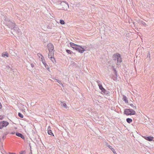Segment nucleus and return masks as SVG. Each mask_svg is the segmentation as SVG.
Returning <instances> with one entry per match:
<instances>
[{
  "label": "nucleus",
  "instance_id": "nucleus-1",
  "mask_svg": "<svg viewBox=\"0 0 154 154\" xmlns=\"http://www.w3.org/2000/svg\"><path fill=\"white\" fill-rule=\"evenodd\" d=\"M113 59L115 61L117 60V64H118L119 63L122 62V58L120 54L116 53L114 54L113 56Z\"/></svg>",
  "mask_w": 154,
  "mask_h": 154
},
{
  "label": "nucleus",
  "instance_id": "nucleus-2",
  "mask_svg": "<svg viewBox=\"0 0 154 154\" xmlns=\"http://www.w3.org/2000/svg\"><path fill=\"white\" fill-rule=\"evenodd\" d=\"M135 114V112L132 109H126V115H131Z\"/></svg>",
  "mask_w": 154,
  "mask_h": 154
},
{
  "label": "nucleus",
  "instance_id": "nucleus-3",
  "mask_svg": "<svg viewBox=\"0 0 154 154\" xmlns=\"http://www.w3.org/2000/svg\"><path fill=\"white\" fill-rule=\"evenodd\" d=\"M75 50L80 53H83L85 51V49L84 48H83L81 46L79 45H78Z\"/></svg>",
  "mask_w": 154,
  "mask_h": 154
},
{
  "label": "nucleus",
  "instance_id": "nucleus-4",
  "mask_svg": "<svg viewBox=\"0 0 154 154\" xmlns=\"http://www.w3.org/2000/svg\"><path fill=\"white\" fill-rule=\"evenodd\" d=\"M9 124V123L6 121H2L0 122V129H2L4 127H6Z\"/></svg>",
  "mask_w": 154,
  "mask_h": 154
},
{
  "label": "nucleus",
  "instance_id": "nucleus-5",
  "mask_svg": "<svg viewBox=\"0 0 154 154\" xmlns=\"http://www.w3.org/2000/svg\"><path fill=\"white\" fill-rule=\"evenodd\" d=\"M133 102L131 100H130L129 101L126 97V103L128 105H130V106H132L133 108L134 109H136L137 107L136 106H134L132 103Z\"/></svg>",
  "mask_w": 154,
  "mask_h": 154
},
{
  "label": "nucleus",
  "instance_id": "nucleus-6",
  "mask_svg": "<svg viewBox=\"0 0 154 154\" xmlns=\"http://www.w3.org/2000/svg\"><path fill=\"white\" fill-rule=\"evenodd\" d=\"M142 137L146 140L149 141H154V137L151 136H143Z\"/></svg>",
  "mask_w": 154,
  "mask_h": 154
},
{
  "label": "nucleus",
  "instance_id": "nucleus-7",
  "mask_svg": "<svg viewBox=\"0 0 154 154\" xmlns=\"http://www.w3.org/2000/svg\"><path fill=\"white\" fill-rule=\"evenodd\" d=\"M47 47L48 49L49 52L54 51L53 45L51 43H49L47 45Z\"/></svg>",
  "mask_w": 154,
  "mask_h": 154
},
{
  "label": "nucleus",
  "instance_id": "nucleus-8",
  "mask_svg": "<svg viewBox=\"0 0 154 154\" xmlns=\"http://www.w3.org/2000/svg\"><path fill=\"white\" fill-rule=\"evenodd\" d=\"M39 55H41V57H42L41 59V61H42L43 64L44 65L45 64V63H46L45 62V60L44 59V58L43 57L42 55L41 54H40V53H38L37 54V55L38 56H39Z\"/></svg>",
  "mask_w": 154,
  "mask_h": 154
},
{
  "label": "nucleus",
  "instance_id": "nucleus-9",
  "mask_svg": "<svg viewBox=\"0 0 154 154\" xmlns=\"http://www.w3.org/2000/svg\"><path fill=\"white\" fill-rule=\"evenodd\" d=\"M70 46L72 48L74 49L75 50L76 47L78 45L75 44L72 42H70Z\"/></svg>",
  "mask_w": 154,
  "mask_h": 154
},
{
  "label": "nucleus",
  "instance_id": "nucleus-10",
  "mask_svg": "<svg viewBox=\"0 0 154 154\" xmlns=\"http://www.w3.org/2000/svg\"><path fill=\"white\" fill-rule=\"evenodd\" d=\"M70 46L72 48L74 49L75 50L76 47L78 45L75 44L72 42H70Z\"/></svg>",
  "mask_w": 154,
  "mask_h": 154
},
{
  "label": "nucleus",
  "instance_id": "nucleus-11",
  "mask_svg": "<svg viewBox=\"0 0 154 154\" xmlns=\"http://www.w3.org/2000/svg\"><path fill=\"white\" fill-rule=\"evenodd\" d=\"M70 46L72 48L74 49L75 50L76 47L78 45L75 44L72 42H70Z\"/></svg>",
  "mask_w": 154,
  "mask_h": 154
},
{
  "label": "nucleus",
  "instance_id": "nucleus-12",
  "mask_svg": "<svg viewBox=\"0 0 154 154\" xmlns=\"http://www.w3.org/2000/svg\"><path fill=\"white\" fill-rule=\"evenodd\" d=\"M99 88L101 90L102 92L105 93L106 91L105 89L100 84H98Z\"/></svg>",
  "mask_w": 154,
  "mask_h": 154
},
{
  "label": "nucleus",
  "instance_id": "nucleus-13",
  "mask_svg": "<svg viewBox=\"0 0 154 154\" xmlns=\"http://www.w3.org/2000/svg\"><path fill=\"white\" fill-rule=\"evenodd\" d=\"M54 51L49 52V53L48 54V57L49 58H50L54 57Z\"/></svg>",
  "mask_w": 154,
  "mask_h": 154
},
{
  "label": "nucleus",
  "instance_id": "nucleus-14",
  "mask_svg": "<svg viewBox=\"0 0 154 154\" xmlns=\"http://www.w3.org/2000/svg\"><path fill=\"white\" fill-rule=\"evenodd\" d=\"M8 54L7 52H5V53H3L2 54V56L3 57H8Z\"/></svg>",
  "mask_w": 154,
  "mask_h": 154
},
{
  "label": "nucleus",
  "instance_id": "nucleus-15",
  "mask_svg": "<svg viewBox=\"0 0 154 154\" xmlns=\"http://www.w3.org/2000/svg\"><path fill=\"white\" fill-rule=\"evenodd\" d=\"M16 135L18 137H20L24 139V136L21 134L19 133H16Z\"/></svg>",
  "mask_w": 154,
  "mask_h": 154
},
{
  "label": "nucleus",
  "instance_id": "nucleus-16",
  "mask_svg": "<svg viewBox=\"0 0 154 154\" xmlns=\"http://www.w3.org/2000/svg\"><path fill=\"white\" fill-rule=\"evenodd\" d=\"M126 120L127 122L129 123H130L132 121V119H131L129 118H127Z\"/></svg>",
  "mask_w": 154,
  "mask_h": 154
},
{
  "label": "nucleus",
  "instance_id": "nucleus-17",
  "mask_svg": "<svg viewBox=\"0 0 154 154\" xmlns=\"http://www.w3.org/2000/svg\"><path fill=\"white\" fill-rule=\"evenodd\" d=\"M109 148L112 150V151L114 153H116V152L115 151L114 149L112 147L110 146H108Z\"/></svg>",
  "mask_w": 154,
  "mask_h": 154
},
{
  "label": "nucleus",
  "instance_id": "nucleus-18",
  "mask_svg": "<svg viewBox=\"0 0 154 154\" xmlns=\"http://www.w3.org/2000/svg\"><path fill=\"white\" fill-rule=\"evenodd\" d=\"M50 58L53 63H54L56 62L55 59L54 57Z\"/></svg>",
  "mask_w": 154,
  "mask_h": 154
},
{
  "label": "nucleus",
  "instance_id": "nucleus-19",
  "mask_svg": "<svg viewBox=\"0 0 154 154\" xmlns=\"http://www.w3.org/2000/svg\"><path fill=\"white\" fill-rule=\"evenodd\" d=\"M18 116L21 118H23V116L21 113H18Z\"/></svg>",
  "mask_w": 154,
  "mask_h": 154
},
{
  "label": "nucleus",
  "instance_id": "nucleus-20",
  "mask_svg": "<svg viewBox=\"0 0 154 154\" xmlns=\"http://www.w3.org/2000/svg\"><path fill=\"white\" fill-rule=\"evenodd\" d=\"M60 23L61 24H62V25L64 24L65 23L64 21L63 20H60Z\"/></svg>",
  "mask_w": 154,
  "mask_h": 154
},
{
  "label": "nucleus",
  "instance_id": "nucleus-21",
  "mask_svg": "<svg viewBox=\"0 0 154 154\" xmlns=\"http://www.w3.org/2000/svg\"><path fill=\"white\" fill-rule=\"evenodd\" d=\"M48 134L49 135H52L53 134L51 130H48Z\"/></svg>",
  "mask_w": 154,
  "mask_h": 154
},
{
  "label": "nucleus",
  "instance_id": "nucleus-22",
  "mask_svg": "<svg viewBox=\"0 0 154 154\" xmlns=\"http://www.w3.org/2000/svg\"><path fill=\"white\" fill-rule=\"evenodd\" d=\"M66 52L68 54H71V52L70 51V50H66Z\"/></svg>",
  "mask_w": 154,
  "mask_h": 154
},
{
  "label": "nucleus",
  "instance_id": "nucleus-23",
  "mask_svg": "<svg viewBox=\"0 0 154 154\" xmlns=\"http://www.w3.org/2000/svg\"><path fill=\"white\" fill-rule=\"evenodd\" d=\"M63 106L66 109L67 108V106L66 103H64L63 104Z\"/></svg>",
  "mask_w": 154,
  "mask_h": 154
},
{
  "label": "nucleus",
  "instance_id": "nucleus-24",
  "mask_svg": "<svg viewBox=\"0 0 154 154\" xmlns=\"http://www.w3.org/2000/svg\"><path fill=\"white\" fill-rule=\"evenodd\" d=\"M56 80H57V82H58V83H59L60 84H61V82L59 80L57 79H56Z\"/></svg>",
  "mask_w": 154,
  "mask_h": 154
},
{
  "label": "nucleus",
  "instance_id": "nucleus-25",
  "mask_svg": "<svg viewBox=\"0 0 154 154\" xmlns=\"http://www.w3.org/2000/svg\"><path fill=\"white\" fill-rule=\"evenodd\" d=\"M3 118V116H0V119L2 120Z\"/></svg>",
  "mask_w": 154,
  "mask_h": 154
},
{
  "label": "nucleus",
  "instance_id": "nucleus-26",
  "mask_svg": "<svg viewBox=\"0 0 154 154\" xmlns=\"http://www.w3.org/2000/svg\"><path fill=\"white\" fill-rule=\"evenodd\" d=\"M148 56H149V58H150V53H149V52H148V53H147V57H148Z\"/></svg>",
  "mask_w": 154,
  "mask_h": 154
},
{
  "label": "nucleus",
  "instance_id": "nucleus-27",
  "mask_svg": "<svg viewBox=\"0 0 154 154\" xmlns=\"http://www.w3.org/2000/svg\"><path fill=\"white\" fill-rule=\"evenodd\" d=\"M132 21V20H130L129 19H128V22L129 23H130Z\"/></svg>",
  "mask_w": 154,
  "mask_h": 154
},
{
  "label": "nucleus",
  "instance_id": "nucleus-28",
  "mask_svg": "<svg viewBox=\"0 0 154 154\" xmlns=\"http://www.w3.org/2000/svg\"><path fill=\"white\" fill-rule=\"evenodd\" d=\"M44 65L45 66V67L46 68H47V67L48 66V65H47V64L46 63H45V64Z\"/></svg>",
  "mask_w": 154,
  "mask_h": 154
},
{
  "label": "nucleus",
  "instance_id": "nucleus-29",
  "mask_svg": "<svg viewBox=\"0 0 154 154\" xmlns=\"http://www.w3.org/2000/svg\"><path fill=\"white\" fill-rule=\"evenodd\" d=\"M97 84H98V85L99 84H100V81H97Z\"/></svg>",
  "mask_w": 154,
  "mask_h": 154
},
{
  "label": "nucleus",
  "instance_id": "nucleus-30",
  "mask_svg": "<svg viewBox=\"0 0 154 154\" xmlns=\"http://www.w3.org/2000/svg\"><path fill=\"white\" fill-rule=\"evenodd\" d=\"M2 107V105H1V103L0 102V109Z\"/></svg>",
  "mask_w": 154,
  "mask_h": 154
},
{
  "label": "nucleus",
  "instance_id": "nucleus-31",
  "mask_svg": "<svg viewBox=\"0 0 154 154\" xmlns=\"http://www.w3.org/2000/svg\"><path fill=\"white\" fill-rule=\"evenodd\" d=\"M39 57H42L40 55H39V56H38Z\"/></svg>",
  "mask_w": 154,
  "mask_h": 154
},
{
  "label": "nucleus",
  "instance_id": "nucleus-32",
  "mask_svg": "<svg viewBox=\"0 0 154 154\" xmlns=\"http://www.w3.org/2000/svg\"><path fill=\"white\" fill-rule=\"evenodd\" d=\"M10 154H15V153H10Z\"/></svg>",
  "mask_w": 154,
  "mask_h": 154
},
{
  "label": "nucleus",
  "instance_id": "nucleus-33",
  "mask_svg": "<svg viewBox=\"0 0 154 154\" xmlns=\"http://www.w3.org/2000/svg\"><path fill=\"white\" fill-rule=\"evenodd\" d=\"M34 66V65H32V67H33Z\"/></svg>",
  "mask_w": 154,
  "mask_h": 154
},
{
  "label": "nucleus",
  "instance_id": "nucleus-34",
  "mask_svg": "<svg viewBox=\"0 0 154 154\" xmlns=\"http://www.w3.org/2000/svg\"><path fill=\"white\" fill-rule=\"evenodd\" d=\"M124 100H125V99L124 98Z\"/></svg>",
  "mask_w": 154,
  "mask_h": 154
},
{
  "label": "nucleus",
  "instance_id": "nucleus-35",
  "mask_svg": "<svg viewBox=\"0 0 154 154\" xmlns=\"http://www.w3.org/2000/svg\"><path fill=\"white\" fill-rule=\"evenodd\" d=\"M125 112V110L124 111V112Z\"/></svg>",
  "mask_w": 154,
  "mask_h": 154
},
{
  "label": "nucleus",
  "instance_id": "nucleus-36",
  "mask_svg": "<svg viewBox=\"0 0 154 154\" xmlns=\"http://www.w3.org/2000/svg\"><path fill=\"white\" fill-rule=\"evenodd\" d=\"M114 154H117V153H114Z\"/></svg>",
  "mask_w": 154,
  "mask_h": 154
},
{
  "label": "nucleus",
  "instance_id": "nucleus-37",
  "mask_svg": "<svg viewBox=\"0 0 154 154\" xmlns=\"http://www.w3.org/2000/svg\"><path fill=\"white\" fill-rule=\"evenodd\" d=\"M127 22V20H126V22Z\"/></svg>",
  "mask_w": 154,
  "mask_h": 154
},
{
  "label": "nucleus",
  "instance_id": "nucleus-38",
  "mask_svg": "<svg viewBox=\"0 0 154 154\" xmlns=\"http://www.w3.org/2000/svg\"><path fill=\"white\" fill-rule=\"evenodd\" d=\"M126 35H127V34H126ZM126 36H127V35H126Z\"/></svg>",
  "mask_w": 154,
  "mask_h": 154
},
{
  "label": "nucleus",
  "instance_id": "nucleus-39",
  "mask_svg": "<svg viewBox=\"0 0 154 154\" xmlns=\"http://www.w3.org/2000/svg\"><path fill=\"white\" fill-rule=\"evenodd\" d=\"M20 154H22V153H20Z\"/></svg>",
  "mask_w": 154,
  "mask_h": 154
}]
</instances>
